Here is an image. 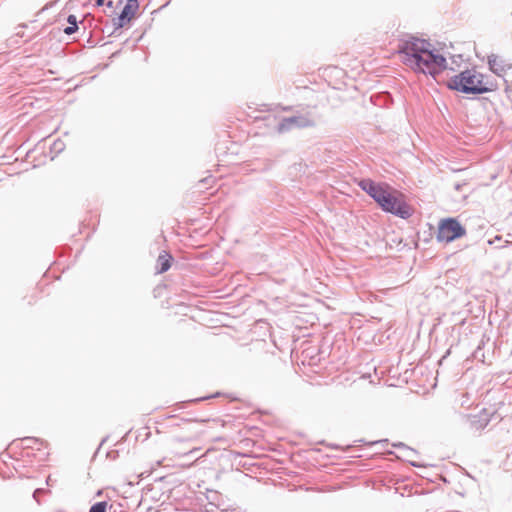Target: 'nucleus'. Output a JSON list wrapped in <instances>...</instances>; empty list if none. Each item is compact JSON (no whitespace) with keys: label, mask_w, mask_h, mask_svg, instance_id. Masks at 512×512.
I'll use <instances>...</instances> for the list:
<instances>
[{"label":"nucleus","mask_w":512,"mask_h":512,"mask_svg":"<svg viewBox=\"0 0 512 512\" xmlns=\"http://www.w3.org/2000/svg\"><path fill=\"white\" fill-rule=\"evenodd\" d=\"M44 490L41 489V488H38L36 489L34 492H33V498L39 503V499H38V496L39 494L43 493Z\"/></svg>","instance_id":"14"},{"label":"nucleus","mask_w":512,"mask_h":512,"mask_svg":"<svg viewBox=\"0 0 512 512\" xmlns=\"http://www.w3.org/2000/svg\"><path fill=\"white\" fill-rule=\"evenodd\" d=\"M431 44L414 36H408L399 41L398 52L402 55L403 63L414 72L429 74L433 78L447 67L444 56L434 53Z\"/></svg>","instance_id":"1"},{"label":"nucleus","mask_w":512,"mask_h":512,"mask_svg":"<svg viewBox=\"0 0 512 512\" xmlns=\"http://www.w3.org/2000/svg\"><path fill=\"white\" fill-rule=\"evenodd\" d=\"M106 7L109 8V9H113L114 8V2L112 0H108L106 1Z\"/></svg>","instance_id":"16"},{"label":"nucleus","mask_w":512,"mask_h":512,"mask_svg":"<svg viewBox=\"0 0 512 512\" xmlns=\"http://www.w3.org/2000/svg\"><path fill=\"white\" fill-rule=\"evenodd\" d=\"M359 187L365 191L384 210L402 219L412 215L411 207L404 201L403 195L392 190L388 185L375 183L370 179H362Z\"/></svg>","instance_id":"2"},{"label":"nucleus","mask_w":512,"mask_h":512,"mask_svg":"<svg viewBox=\"0 0 512 512\" xmlns=\"http://www.w3.org/2000/svg\"><path fill=\"white\" fill-rule=\"evenodd\" d=\"M475 71L465 70L458 75L453 76L449 82L450 89L465 93V94H481L487 91L483 86V82Z\"/></svg>","instance_id":"3"},{"label":"nucleus","mask_w":512,"mask_h":512,"mask_svg":"<svg viewBox=\"0 0 512 512\" xmlns=\"http://www.w3.org/2000/svg\"><path fill=\"white\" fill-rule=\"evenodd\" d=\"M67 22L70 24L68 27H66L64 29V33L67 34V35H71L73 33H75L78 29V25H77V18L75 15H69L68 18H67Z\"/></svg>","instance_id":"10"},{"label":"nucleus","mask_w":512,"mask_h":512,"mask_svg":"<svg viewBox=\"0 0 512 512\" xmlns=\"http://www.w3.org/2000/svg\"><path fill=\"white\" fill-rule=\"evenodd\" d=\"M95 6L100 7L106 4V0H94Z\"/></svg>","instance_id":"15"},{"label":"nucleus","mask_w":512,"mask_h":512,"mask_svg":"<svg viewBox=\"0 0 512 512\" xmlns=\"http://www.w3.org/2000/svg\"><path fill=\"white\" fill-rule=\"evenodd\" d=\"M466 229L455 218H447L439 223L436 238L439 242L449 243L463 237Z\"/></svg>","instance_id":"4"},{"label":"nucleus","mask_w":512,"mask_h":512,"mask_svg":"<svg viewBox=\"0 0 512 512\" xmlns=\"http://www.w3.org/2000/svg\"><path fill=\"white\" fill-rule=\"evenodd\" d=\"M501 240L500 236H496L493 240L489 241V244H495L496 242H499Z\"/></svg>","instance_id":"17"},{"label":"nucleus","mask_w":512,"mask_h":512,"mask_svg":"<svg viewBox=\"0 0 512 512\" xmlns=\"http://www.w3.org/2000/svg\"><path fill=\"white\" fill-rule=\"evenodd\" d=\"M170 260H171V256L168 255L167 253L159 255V257L157 259V263L159 265V269H158L159 273H164L170 268V266H171Z\"/></svg>","instance_id":"9"},{"label":"nucleus","mask_w":512,"mask_h":512,"mask_svg":"<svg viewBox=\"0 0 512 512\" xmlns=\"http://www.w3.org/2000/svg\"><path fill=\"white\" fill-rule=\"evenodd\" d=\"M208 181V179H202L201 182L202 183H206Z\"/></svg>","instance_id":"19"},{"label":"nucleus","mask_w":512,"mask_h":512,"mask_svg":"<svg viewBox=\"0 0 512 512\" xmlns=\"http://www.w3.org/2000/svg\"><path fill=\"white\" fill-rule=\"evenodd\" d=\"M106 508H107V502L101 501V502H97L94 505H92L89 512H106Z\"/></svg>","instance_id":"12"},{"label":"nucleus","mask_w":512,"mask_h":512,"mask_svg":"<svg viewBox=\"0 0 512 512\" xmlns=\"http://www.w3.org/2000/svg\"><path fill=\"white\" fill-rule=\"evenodd\" d=\"M139 8L138 0H127L120 15L113 19V25L116 28H121L126 22H129L135 15Z\"/></svg>","instance_id":"6"},{"label":"nucleus","mask_w":512,"mask_h":512,"mask_svg":"<svg viewBox=\"0 0 512 512\" xmlns=\"http://www.w3.org/2000/svg\"><path fill=\"white\" fill-rule=\"evenodd\" d=\"M162 462H163L162 460L157 461V466H161Z\"/></svg>","instance_id":"18"},{"label":"nucleus","mask_w":512,"mask_h":512,"mask_svg":"<svg viewBox=\"0 0 512 512\" xmlns=\"http://www.w3.org/2000/svg\"><path fill=\"white\" fill-rule=\"evenodd\" d=\"M25 443V447H30L31 443H38L40 442L37 438L27 437L22 440Z\"/></svg>","instance_id":"13"},{"label":"nucleus","mask_w":512,"mask_h":512,"mask_svg":"<svg viewBox=\"0 0 512 512\" xmlns=\"http://www.w3.org/2000/svg\"><path fill=\"white\" fill-rule=\"evenodd\" d=\"M488 64L490 70L498 76H501L507 69L511 68V65L504 58L495 54L488 56Z\"/></svg>","instance_id":"7"},{"label":"nucleus","mask_w":512,"mask_h":512,"mask_svg":"<svg viewBox=\"0 0 512 512\" xmlns=\"http://www.w3.org/2000/svg\"><path fill=\"white\" fill-rule=\"evenodd\" d=\"M393 446L402 449L405 457H411L412 455L416 454L415 450L411 449L402 442L394 443Z\"/></svg>","instance_id":"11"},{"label":"nucleus","mask_w":512,"mask_h":512,"mask_svg":"<svg viewBox=\"0 0 512 512\" xmlns=\"http://www.w3.org/2000/svg\"><path fill=\"white\" fill-rule=\"evenodd\" d=\"M311 126H314V120L309 115H294L283 118L277 126V131L284 133L294 128H306Z\"/></svg>","instance_id":"5"},{"label":"nucleus","mask_w":512,"mask_h":512,"mask_svg":"<svg viewBox=\"0 0 512 512\" xmlns=\"http://www.w3.org/2000/svg\"><path fill=\"white\" fill-rule=\"evenodd\" d=\"M470 426L475 430L485 428L490 422V413L486 409H482L477 415L469 416Z\"/></svg>","instance_id":"8"}]
</instances>
